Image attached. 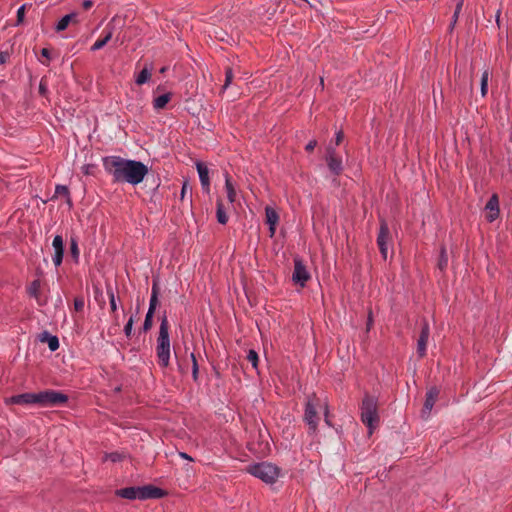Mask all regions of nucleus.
<instances>
[{"label":"nucleus","mask_w":512,"mask_h":512,"mask_svg":"<svg viewBox=\"0 0 512 512\" xmlns=\"http://www.w3.org/2000/svg\"><path fill=\"white\" fill-rule=\"evenodd\" d=\"M179 456L182 458V459H185V460H188V461H193V458L188 455L187 453L185 452H179Z\"/></svg>","instance_id":"obj_47"},{"label":"nucleus","mask_w":512,"mask_h":512,"mask_svg":"<svg viewBox=\"0 0 512 512\" xmlns=\"http://www.w3.org/2000/svg\"><path fill=\"white\" fill-rule=\"evenodd\" d=\"M40 287H41L40 280L36 279L31 282V284L29 285V287L27 289V292L31 297L38 300Z\"/></svg>","instance_id":"obj_26"},{"label":"nucleus","mask_w":512,"mask_h":512,"mask_svg":"<svg viewBox=\"0 0 512 512\" xmlns=\"http://www.w3.org/2000/svg\"><path fill=\"white\" fill-rule=\"evenodd\" d=\"M39 91H40L41 94H44L45 91H46V88H45V86L42 83H40Z\"/></svg>","instance_id":"obj_51"},{"label":"nucleus","mask_w":512,"mask_h":512,"mask_svg":"<svg viewBox=\"0 0 512 512\" xmlns=\"http://www.w3.org/2000/svg\"><path fill=\"white\" fill-rule=\"evenodd\" d=\"M265 217L266 223L269 225L270 237H273L276 232V226L279 222V215L274 208L267 206L265 208Z\"/></svg>","instance_id":"obj_15"},{"label":"nucleus","mask_w":512,"mask_h":512,"mask_svg":"<svg viewBox=\"0 0 512 512\" xmlns=\"http://www.w3.org/2000/svg\"><path fill=\"white\" fill-rule=\"evenodd\" d=\"M154 313L147 312L143 323V331L146 332L151 329L153 325Z\"/></svg>","instance_id":"obj_36"},{"label":"nucleus","mask_w":512,"mask_h":512,"mask_svg":"<svg viewBox=\"0 0 512 512\" xmlns=\"http://www.w3.org/2000/svg\"><path fill=\"white\" fill-rule=\"evenodd\" d=\"M7 405H29L36 404V393H22L5 399Z\"/></svg>","instance_id":"obj_13"},{"label":"nucleus","mask_w":512,"mask_h":512,"mask_svg":"<svg viewBox=\"0 0 512 512\" xmlns=\"http://www.w3.org/2000/svg\"><path fill=\"white\" fill-rule=\"evenodd\" d=\"M316 146H317V141L313 139L308 142L305 149L308 152H312Z\"/></svg>","instance_id":"obj_43"},{"label":"nucleus","mask_w":512,"mask_h":512,"mask_svg":"<svg viewBox=\"0 0 512 512\" xmlns=\"http://www.w3.org/2000/svg\"><path fill=\"white\" fill-rule=\"evenodd\" d=\"M430 336V328L429 324L426 320L423 321L421 332L417 341V353L419 357H424L426 355V347L427 342Z\"/></svg>","instance_id":"obj_11"},{"label":"nucleus","mask_w":512,"mask_h":512,"mask_svg":"<svg viewBox=\"0 0 512 512\" xmlns=\"http://www.w3.org/2000/svg\"><path fill=\"white\" fill-rule=\"evenodd\" d=\"M70 252H71L73 258L77 261L79 258V248H78V242L75 238H71V240H70Z\"/></svg>","instance_id":"obj_35"},{"label":"nucleus","mask_w":512,"mask_h":512,"mask_svg":"<svg viewBox=\"0 0 512 512\" xmlns=\"http://www.w3.org/2000/svg\"><path fill=\"white\" fill-rule=\"evenodd\" d=\"M93 1L92 0H84L82 2V7L85 9V10H88L90 9L92 6H93Z\"/></svg>","instance_id":"obj_46"},{"label":"nucleus","mask_w":512,"mask_h":512,"mask_svg":"<svg viewBox=\"0 0 512 512\" xmlns=\"http://www.w3.org/2000/svg\"><path fill=\"white\" fill-rule=\"evenodd\" d=\"M190 191L191 192V189L189 188V185L185 182L183 185H182V188H181V199H183L186 195V193Z\"/></svg>","instance_id":"obj_44"},{"label":"nucleus","mask_w":512,"mask_h":512,"mask_svg":"<svg viewBox=\"0 0 512 512\" xmlns=\"http://www.w3.org/2000/svg\"><path fill=\"white\" fill-rule=\"evenodd\" d=\"M197 172L199 175L200 183L202 189L209 193L210 191V178H209V170L208 167L203 162L196 163Z\"/></svg>","instance_id":"obj_16"},{"label":"nucleus","mask_w":512,"mask_h":512,"mask_svg":"<svg viewBox=\"0 0 512 512\" xmlns=\"http://www.w3.org/2000/svg\"><path fill=\"white\" fill-rule=\"evenodd\" d=\"M463 2H464V0H458V2H457V5H456L455 11H454V15H453V23H455L458 19L459 13L461 12V9L463 7Z\"/></svg>","instance_id":"obj_42"},{"label":"nucleus","mask_w":512,"mask_h":512,"mask_svg":"<svg viewBox=\"0 0 512 512\" xmlns=\"http://www.w3.org/2000/svg\"><path fill=\"white\" fill-rule=\"evenodd\" d=\"M156 354L159 365L163 368H166L170 362L169 322L166 314H164L161 318L159 335L156 345Z\"/></svg>","instance_id":"obj_2"},{"label":"nucleus","mask_w":512,"mask_h":512,"mask_svg":"<svg viewBox=\"0 0 512 512\" xmlns=\"http://www.w3.org/2000/svg\"><path fill=\"white\" fill-rule=\"evenodd\" d=\"M139 500L160 499L165 496V491L153 485L138 486Z\"/></svg>","instance_id":"obj_10"},{"label":"nucleus","mask_w":512,"mask_h":512,"mask_svg":"<svg viewBox=\"0 0 512 512\" xmlns=\"http://www.w3.org/2000/svg\"><path fill=\"white\" fill-rule=\"evenodd\" d=\"M5 62V55L0 52V64Z\"/></svg>","instance_id":"obj_52"},{"label":"nucleus","mask_w":512,"mask_h":512,"mask_svg":"<svg viewBox=\"0 0 512 512\" xmlns=\"http://www.w3.org/2000/svg\"><path fill=\"white\" fill-rule=\"evenodd\" d=\"M225 189L230 203L236 200V190L228 173L225 174Z\"/></svg>","instance_id":"obj_22"},{"label":"nucleus","mask_w":512,"mask_h":512,"mask_svg":"<svg viewBox=\"0 0 512 512\" xmlns=\"http://www.w3.org/2000/svg\"><path fill=\"white\" fill-rule=\"evenodd\" d=\"M133 323H134V318H133V316H131L128 319L126 325L124 326V333H125L127 338H130L131 335H132Z\"/></svg>","instance_id":"obj_39"},{"label":"nucleus","mask_w":512,"mask_h":512,"mask_svg":"<svg viewBox=\"0 0 512 512\" xmlns=\"http://www.w3.org/2000/svg\"><path fill=\"white\" fill-rule=\"evenodd\" d=\"M41 55L47 59H50V51L47 48L41 50Z\"/></svg>","instance_id":"obj_48"},{"label":"nucleus","mask_w":512,"mask_h":512,"mask_svg":"<svg viewBox=\"0 0 512 512\" xmlns=\"http://www.w3.org/2000/svg\"><path fill=\"white\" fill-rule=\"evenodd\" d=\"M44 337L46 338L48 347L51 351L54 352L59 348V339L56 336L49 335L45 332Z\"/></svg>","instance_id":"obj_29"},{"label":"nucleus","mask_w":512,"mask_h":512,"mask_svg":"<svg viewBox=\"0 0 512 512\" xmlns=\"http://www.w3.org/2000/svg\"><path fill=\"white\" fill-rule=\"evenodd\" d=\"M124 454L123 453H120V452H110V453H105V455L103 456V461H111L113 463H116V462H120L124 459Z\"/></svg>","instance_id":"obj_28"},{"label":"nucleus","mask_w":512,"mask_h":512,"mask_svg":"<svg viewBox=\"0 0 512 512\" xmlns=\"http://www.w3.org/2000/svg\"><path fill=\"white\" fill-rule=\"evenodd\" d=\"M96 170V165L94 164H84L81 167V171L84 175H93Z\"/></svg>","instance_id":"obj_40"},{"label":"nucleus","mask_w":512,"mask_h":512,"mask_svg":"<svg viewBox=\"0 0 512 512\" xmlns=\"http://www.w3.org/2000/svg\"><path fill=\"white\" fill-rule=\"evenodd\" d=\"M84 305H85V302H84L83 297H76L74 299V309L76 311H82L84 309Z\"/></svg>","instance_id":"obj_41"},{"label":"nucleus","mask_w":512,"mask_h":512,"mask_svg":"<svg viewBox=\"0 0 512 512\" xmlns=\"http://www.w3.org/2000/svg\"><path fill=\"white\" fill-rule=\"evenodd\" d=\"M171 96V93L168 92L155 97L153 99V108L157 111L164 109L171 100Z\"/></svg>","instance_id":"obj_21"},{"label":"nucleus","mask_w":512,"mask_h":512,"mask_svg":"<svg viewBox=\"0 0 512 512\" xmlns=\"http://www.w3.org/2000/svg\"><path fill=\"white\" fill-rule=\"evenodd\" d=\"M247 360L251 363L253 368H257L258 366V354L255 350H249L247 354Z\"/></svg>","instance_id":"obj_34"},{"label":"nucleus","mask_w":512,"mask_h":512,"mask_svg":"<svg viewBox=\"0 0 512 512\" xmlns=\"http://www.w3.org/2000/svg\"><path fill=\"white\" fill-rule=\"evenodd\" d=\"M104 36L98 39L90 48L91 51H97L102 49L113 37V27L109 23L103 30Z\"/></svg>","instance_id":"obj_18"},{"label":"nucleus","mask_w":512,"mask_h":512,"mask_svg":"<svg viewBox=\"0 0 512 512\" xmlns=\"http://www.w3.org/2000/svg\"><path fill=\"white\" fill-rule=\"evenodd\" d=\"M343 137H344L343 132H342V131H338V132L336 133V137H335V144H336V145H339V144L342 142Z\"/></svg>","instance_id":"obj_45"},{"label":"nucleus","mask_w":512,"mask_h":512,"mask_svg":"<svg viewBox=\"0 0 512 512\" xmlns=\"http://www.w3.org/2000/svg\"><path fill=\"white\" fill-rule=\"evenodd\" d=\"M390 241V230L385 221H381L379 227V233L377 236V245L383 259H387L388 256V244Z\"/></svg>","instance_id":"obj_8"},{"label":"nucleus","mask_w":512,"mask_h":512,"mask_svg":"<svg viewBox=\"0 0 512 512\" xmlns=\"http://www.w3.org/2000/svg\"><path fill=\"white\" fill-rule=\"evenodd\" d=\"M485 209L489 211L487 220L493 222L499 216V201L496 194H493L488 200Z\"/></svg>","instance_id":"obj_17"},{"label":"nucleus","mask_w":512,"mask_h":512,"mask_svg":"<svg viewBox=\"0 0 512 512\" xmlns=\"http://www.w3.org/2000/svg\"><path fill=\"white\" fill-rule=\"evenodd\" d=\"M438 395H439V390L436 387H431L427 391L426 399H425L424 406H423V409H422V417L423 418H428L429 417L430 412H431V410L433 409V407H434V405L436 403Z\"/></svg>","instance_id":"obj_12"},{"label":"nucleus","mask_w":512,"mask_h":512,"mask_svg":"<svg viewBox=\"0 0 512 512\" xmlns=\"http://www.w3.org/2000/svg\"><path fill=\"white\" fill-rule=\"evenodd\" d=\"M190 358H191V361H192V377H193L194 381H197L198 380V373H199L198 362H197V359H196L194 353L190 354Z\"/></svg>","instance_id":"obj_33"},{"label":"nucleus","mask_w":512,"mask_h":512,"mask_svg":"<svg viewBox=\"0 0 512 512\" xmlns=\"http://www.w3.org/2000/svg\"><path fill=\"white\" fill-rule=\"evenodd\" d=\"M151 78V71L148 68H143L135 78L137 85H143L147 83Z\"/></svg>","instance_id":"obj_25"},{"label":"nucleus","mask_w":512,"mask_h":512,"mask_svg":"<svg viewBox=\"0 0 512 512\" xmlns=\"http://www.w3.org/2000/svg\"><path fill=\"white\" fill-rule=\"evenodd\" d=\"M27 7V4L21 5L17 10V22L16 25H20L24 21L25 17V9Z\"/></svg>","instance_id":"obj_38"},{"label":"nucleus","mask_w":512,"mask_h":512,"mask_svg":"<svg viewBox=\"0 0 512 512\" xmlns=\"http://www.w3.org/2000/svg\"><path fill=\"white\" fill-rule=\"evenodd\" d=\"M102 163L105 172L112 176L114 183L138 185L148 173V168L144 163L124 159L120 156H105L102 158Z\"/></svg>","instance_id":"obj_1"},{"label":"nucleus","mask_w":512,"mask_h":512,"mask_svg":"<svg viewBox=\"0 0 512 512\" xmlns=\"http://www.w3.org/2000/svg\"><path fill=\"white\" fill-rule=\"evenodd\" d=\"M319 404L320 400L315 394L307 397L303 420L308 425L309 430L312 433H316L318 428L319 417L316 408Z\"/></svg>","instance_id":"obj_6"},{"label":"nucleus","mask_w":512,"mask_h":512,"mask_svg":"<svg viewBox=\"0 0 512 512\" xmlns=\"http://www.w3.org/2000/svg\"><path fill=\"white\" fill-rule=\"evenodd\" d=\"M490 72L488 69L484 70L481 76V95L485 97L488 92V81H489Z\"/></svg>","instance_id":"obj_27"},{"label":"nucleus","mask_w":512,"mask_h":512,"mask_svg":"<svg viewBox=\"0 0 512 512\" xmlns=\"http://www.w3.org/2000/svg\"><path fill=\"white\" fill-rule=\"evenodd\" d=\"M107 295L109 297V303H110V308H111V311L114 313L117 311V303H116V297H115V294H114V290L111 286H108L107 287Z\"/></svg>","instance_id":"obj_31"},{"label":"nucleus","mask_w":512,"mask_h":512,"mask_svg":"<svg viewBox=\"0 0 512 512\" xmlns=\"http://www.w3.org/2000/svg\"><path fill=\"white\" fill-rule=\"evenodd\" d=\"M361 420L368 427L369 434L373 433L379 422L377 413V400L373 397L366 396L362 401Z\"/></svg>","instance_id":"obj_4"},{"label":"nucleus","mask_w":512,"mask_h":512,"mask_svg":"<svg viewBox=\"0 0 512 512\" xmlns=\"http://www.w3.org/2000/svg\"><path fill=\"white\" fill-rule=\"evenodd\" d=\"M372 323H373L372 312H369L368 320H367V329H368V330H369V329H370V327L372 326Z\"/></svg>","instance_id":"obj_49"},{"label":"nucleus","mask_w":512,"mask_h":512,"mask_svg":"<svg viewBox=\"0 0 512 512\" xmlns=\"http://www.w3.org/2000/svg\"><path fill=\"white\" fill-rule=\"evenodd\" d=\"M216 217H217V221L220 224L225 225L228 222V216L224 209V205L221 201H217Z\"/></svg>","instance_id":"obj_24"},{"label":"nucleus","mask_w":512,"mask_h":512,"mask_svg":"<svg viewBox=\"0 0 512 512\" xmlns=\"http://www.w3.org/2000/svg\"><path fill=\"white\" fill-rule=\"evenodd\" d=\"M310 273L308 272L306 266L304 265L302 259L300 257L294 258V271L292 274V280L295 284L304 287L307 281L310 279Z\"/></svg>","instance_id":"obj_7"},{"label":"nucleus","mask_w":512,"mask_h":512,"mask_svg":"<svg viewBox=\"0 0 512 512\" xmlns=\"http://www.w3.org/2000/svg\"><path fill=\"white\" fill-rule=\"evenodd\" d=\"M158 287L157 284L154 282L152 285V292L149 302V308L147 312L154 313L158 304Z\"/></svg>","instance_id":"obj_23"},{"label":"nucleus","mask_w":512,"mask_h":512,"mask_svg":"<svg viewBox=\"0 0 512 512\" xmlns=\"http://www.w3.org/2000/svg\"><path fill=\"white\" fill-rule=\"evenodd\" d=\"M68 401V396L60 391L44 390L36 393V404L41 407H55Z\"/></svg>","instance_id":"obj_5"},{"label":"nucleus","mask_w":512,"mask_h":512,"mask_svg":"<svg viewBox=\"0 0 512 512\" xmlns=\"http://www.w3.org/2000/svg\"><path fill=\"white\" fill-rule=\"evenodd\" d=\"M247 472L266 484H274L281 474V469L270 462H260L249 465Z\"/></svg>","instance_id":"obj_3"},{"label":"nucleus","mask_w":512,"mask_h":512,"mask_svg":"<svg viewBox=\"0 0 512 512\" xmlns=\"http://www.w3.org/2000/svg\"><path fill=\"white\" fill-rule=\"evenodd\" d=\"M233 80V71L231 67H227L225 69V83L223 85V89H227V87L231 84Z\"/></svg>","instance_id":"obj_37"},{"label":"nucleus","mask_w":512,"mask_h":512,"mask_svg":"<svg viewBox=\"0 0 512 512\" xmlns=\"http://www.w3.org/2000/svg\"><path fill=\"white\" fill-rule=\"evenodd\" d=\"M70 23H78V14L76 12H72L63 16L57 23L55 30L57 32L64 31Z\"/></svg>","instance_id":"obj_19"},{"label":"nucleus","mask_w":512,"mask_h":512,"mask_svg":"<svg viewBox=\"0 0 512 512\" xmlns=\"http://www.w3.org/2000/svg\"><path fill=\"white\" fill-rule=\"evenodd\" d=\"M325 422H326L327 425H329V426L331 425L330 424V420L328 418V408H327V406L325 407Z\"/></svg>","instance_id":"obj_50"},{"label":"nucleus","mask_w":512,"mask_h":512,"mask_svg":"<svg viewBox=\"0 0 512 512\" xmlns=\"http://www.w3.org/2000/svg\"><path fill=\"white\" fill-rule=\"evenodd\" d=\"M52 246L54 248L53 262L58 267L61 265L64 255V241L61 235L54 237Z\"/></svg>","instance_id":"obj_14"},{"label":"nucleus","mask_w":512,"mask_h":512,"mask_svg":"<svg viewBox=\"0 0 512 512\" xmlns=\"http://www.w3.org/2000/svg\"><path fill=\"white\" fill-rule=\"evenodd\" d=\"M117 496L128 499L135 500L139 499L138 487H126L116 491Z\"/></svg>","instance_id":"obj_20"},{"label":"nucleus","mask_w":512,"mask_h":512,"mask_svg":"<svg viewBox=\"0 0 512 512\" xmlns=\"http://www.w3.org/2000/svg\"><path fill=\"white\" fill-rule=\"evenodd\" d=\"M325 159H326V163H327L329 170L334 175H340L343 170L342 159L340 156L337 155L334 148H332V147L327 148V153H326Z\"/></svg>","instance_id":"obj_9"},{"label":"nucleus","mask_w":512,"mask_h":512,"mask_svg":"<svg viewBox=\"0 0 512 512\" xmlns=\"http://www.w3.org/2000/svg\"><path fill=\"white\" fill-rule=\"evenodd\" d=\"M55 193L59 196H64L67 198V203L69 205L72 204L71 202V197H70V192H69V189L67 186L65 185H57L56 188H55Z\"/></svg>","instance_id":"obj_30"},{"label":"nucleus","mask_w":512,"mask_h":512,"mask_svg":"<svg viewBox=\"0 0 512 512\" xmlns=\"http://www.w3.org/2000/svg\"><path fill=\"white\" fill-rule=\"evenodd\" d=\"M447 264H448V256H447L446 248L445 247H441L438 267L441 270H444L447 267Z\"/></svg>","instance_id":"obj_32"}]
</instances>
